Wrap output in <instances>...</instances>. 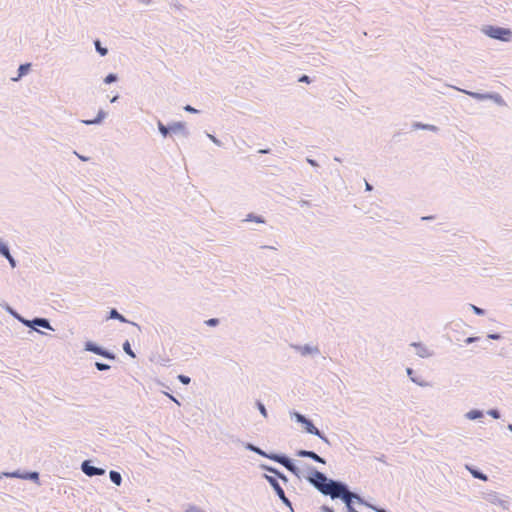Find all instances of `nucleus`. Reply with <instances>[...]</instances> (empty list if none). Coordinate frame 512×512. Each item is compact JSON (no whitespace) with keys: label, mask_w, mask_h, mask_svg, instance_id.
<instances>
[{"label":"nucleus","mask_w":512,"mask_h":512,"mask_svg":"<svg viewBox=\"0 0 512 512\" xmlns=\"http://www.w3.org/2000/svg\"><path fill=\"white\" fill-rule=\"evenodd\" d=\"M307 470L306 480L323 495L332 478L311 465L307 467Z\"/></svg>","instance_id":"1"},{"label":"nucleus","mask_w":512,"mask_h":512,"mask_svg":"<svg viewBox=\"0 0 512 512\" xmlns=\"http://www.w3.org/2000/svg\"><path fill=\"white\" fill-rule=\"evenodd\" d=\"M157 128L159 133L164 138L171 137L173 134H181L185 138L190 136V132L187 129L186 123L183 121H174L168 124H164L162 121L158 120Z\"/></svg>","instance_id":"2"},{"label":"nucleus","mask_w":512,"mask_h":512,"mask_svg":"<svg viewBox=\"0 0 512 512\" xmlns=\"http://www.w3.org/2000/svg\"><path fill=\"white\" fill-rule=\"evenodd\" d=\"M329 483L323 495L329 496L332 500L345 501L347 494L350 493V486L342 480L333 478Z\"/></svg>","instance_id":"3"},{"label":"nucleus","mask_w":512,"mask_h":512,"mask_svg":"<svg viewBox=\"0 0 512 512\" xmlns=\"http://www.w3.org/2000/svg\"><path fill=\"white\" fill-rule=\"evenodd\" d=\"M482 32L489 38L502 42H509L512 38V30L510 28L497 25H484Z\"/></svg>","instance_id":"4"},{"label":"nucleus","mask_w":512,"mask_h":512,"mask_svg":"<svg viewBox=\"0 0 512 512\" xmlns=\"http://www.w3.org/2000/svg\"><path fill=\"white\" fill-rule=\"evenodd\" d=\"M83 350L101 356L110 361H115L117 359V355L113 351L92 340H87L84 342Z\"/></svg>","instance_id":"5"},{"label":"nucleus","mask_w":512,"mask_h":512,"mask_svg":"<svg viewBox=\"0 0 512 512\" xmlns=\"http://www.w3.org/2000/svg\"><path fill=\"white\" fill-rule=\"evenodd\" d=\"M290 416L292 419H294L297 423L301 424L305 430L306 433H309L311 435L319 434V428H317L309 417L306 415L293 410L290 412Z\"/></svg>","instance_id":"6"},{"label":"nucleus","mask_w":512,"mask_h":512,"mask_svg":"<svg viewBox=\"0 0 512 512\" xmlns=\"http://www.w3.org/2000/svg\"><path fill=\"white\" fill-rule=\"evenodd\" d=\"M266 481L272 487L280 501L293 512L292 502L286 496L285 491L280 485L279 481H277L275 477H266Z\"/></svg>","instance_id":"7"},{"label":"nucleus","mask_w":512,"mask_h":512,"mask_svg":"<svg viewBox=\"0 0 512 512\" xmlns=\"http://www.w3.org/2000/svg\"><path fill=\"white\" fill-rule=\"evenodd\" d=\"M22 324L34 331L39 332V333H40V331L38 330V328H44L47 330L54 331V328L52 327L50 320L48 318H44V317H34L32 319H26V320L22 321ZM41 334H43V333L41 332Z\"/></svg>","instance_id":"8"},{"label":"nucleus","mask_w":512,"mask_h":512,"mask_svg":"<svg viewBox=\"0 0 512 512\" xmlns=\"http://www.w3.org/2000/svg\"><path fill=\"white\" fill-rule=\"evenodd\" d=\"M80 468L81 471L88 477L102 476L106 473L104 468L95 466L91 459L82 461Z\"/></svg>","instance_id":"9"},{"label":"nucleus","mask_w":512,"mask_h":512,"mask_svg":"<svg viewBox=\"0 0 512 512\" xmlns=\"http://www.w3.org/2000/svg\"><path fill=\"white\" fill-rule=\"evenodd\" d=\"M296 351L300 352L302 356L320 354V350L317 346H312L310 344L305 345H293L292 346Z\"/></svg>","instance_id":"10"},{"label":"nucleus","mask_w":512,"mask_h":512,"mask_svg":"<svg viewBox=\"0 0 512 512\" xmlns=\"http://www.w3.org/2000/svg\"><path fill=\"white\" fill-rule=\"evenodd\" d=\"M106 320H118L121 323H129V324L137 326L136 323L129 321L116 308H110V310L107 312Z\"/></svg>","instance_id":"11"},{"label":"nucleus","mask_w":512,"mask_h":512,"mask_svg":"<svg viewBox=\"0 0 512 512\" xmlns=\"http://www.w3.org/2000/svg\"><path fill=\"white\" fill-rule=\"evenodd\" d=\"M108 113L103 109H99L97 115L93 119H85L81 120V123L90 126V125H100L103 123Z\"/></svg>","instance_id":"12"},{"label":"nucleus","mask_w":512,"mask_h":512,"mask_svg":"<svg viewBox=\"0 0 512 512\" xmlns=\"http://www.w3.org/2000/svg\"><path fill=\"white\" fill-rule=\"evenodd\" d=\"M22 480H29L34 482L35 484L40 485V474L38 471L32 470H20V478Z\"/></svg>","instance_id":"13"},{"label":"nucleus","mask_w":512,"mask_h":512,"mask_svg":"<svg viewBox=\"0 0 512 512\" xmlns=\"http://www.w3.org/2000/svg\"><path fill=\"white\" fill-rule=\"evenodd\" d=\"M406 373H407V376L409 377V379L415 383L416 385L420 386V387H427V386H430V384L423 380L420 376H417L414 369L411 368V367H407L406 368Z\"/></svg>","instance_id":"14"},{"label":"nucleus","mask_w":512,"mask_h":512,"mask_svg":"<svg viewBox=\"0 0 512 512\" xmlns=\"http://www.w3.org/2000/svg\"><path fill=\"white\" fill-rule=\"evenodd\" d=\"M282 466L288 470L290 473H292L293 475H295L296 477L300 478L301 476V470L299 469V467L296 465L295 461L290 458L289 456L286 458V460L284 461V463L282 464Z\"/></svg>","instance_id":"15"},{"label":"nucleus","mask_w":512,"mask_h":512,"mask_svg":"<svg viewBox=\"0 0 512 512\" xmlns=\"http://www.w3.org/2000/svg\"><path fill=\"white\" fill-rule=\"evenodd\" d=\"M465 467L475 479H478L481 481L488 480V476L477 466L467 464Z\"/></svg>","instance_id":"16"},{"label":"nucleus","mask_w":512,"mask_h":512,"mask_svg":"<svg viewBox=\"0 0 512 512\" xmlns=\"http://www.w3.org/2000/svg\"><path fill=\"white\" fill-rule=\"evenodd\" d=\"M416 350V354L421 358H428L432 355L429 349L422 342H413L411 343Z\"/></svg>","instance_id":"17"},{"label":"nucleus","mask_w":512,"mask_h":512,"mask_svg":"<svg viewBox=\"0 0 512 512\" xmlns=\"http://www.w3.org/2000/svg\"><path fill=\"white\" fill-rule=\"evenodd\" d=\"M259 468L267 473H264L262 477L266 480V477H276L279 473V469L275 466L266 464V463H260Z\"/></svg>","instance_id":"18"},{"label":"nucleus","mask_w":512,"mask_h":512,"mask_svg":"<svg viewBox=\"0 0 512 512\" xmlns=\"http://www.w3.org/2000/svg\"><path fill=\"white\" fill-rule=\"evenodd\" d=\"M347 498H349V500H352V503L355 504H359V505H363V506H366V507H369L371 504L367 502V500L362 497L359 493L357 492H354L350 489V493L347 494Z\"/></svg>","instance_id":"19"},{"label":"nucleus","mask_w":512,"mask_h":512,"mask_svg":"<svg viewBox=\"0 0 512 512\" xmlns=\"http://www.w3.org/2000/svg\"><path fill=\"white\" fill-rule=\"evenodd\" d=\"M413 130H428L432 132H438L439 127L432 125V124H425L422 122L415 121L412 123Z\"/></svg>","instance_id":"20"},{"label":"nucleus","mask_w":512,"mask_h":512,"mask_svg":"<svg viewBox=\"0 0 512 512\" xmlns=\"http://www.w3.org/2000/svg\"><path fill=\"white\" fill-rule=\"evenodd\" d=\"M268 456H269L268 457L269 460L276 462L280 465H282L284 463V461L286 460V458L288 457V455L285 453L275 452V451H270Z\"/></svg>","instance_id":"21"},{"label":"nucleus","mask_w":512,"mask_h":512,"mask_svg":"<svg viewBox=\"0 0 512 512\" xmlns=\"http://www.w3.org/2000/svg\"><path fill=\"white\" fill-rule=\"evenodd\" d=\"M31 67V63L20 64L17 70V77L12 78V80L17 81L18 79L26 76L31 71Z\"/></svg>","instance_id":"22"},{"label":"nucleus","mask_w":512,"mask_h":512,"mask_svg":"<svg viewBox=\"0 0 512 512\" xmlns=\"http://www.w3.org/2000/svg\"><path fill=\"white\" fill-rule=\"evenodd\" d=\"M459 91L463 92L464 94L472 97L473 99H476L478 101H485V100H488V96H487V92H474V91H469V90H464V89H459Z\"/></svg>","instance_id":"23"},{"label":"nucleus","mask_w":512,"mask_h":512,"mask_svg":"<svg viewBox=\"0 0 512 512\" xmlns=\"http://www.w3.org/2000/svg\"><path fill=\"white\" fill-rule=\"evenodd\" d=\"M2 307L5 309V311L7 313H9L11 316H13L16 320H18L21 324H22V321L26 320L27 318H25L24 316H22L21 314H19L13 307H11L8 303H4V305H2Z\"/></svg>","instance_id":"24"},{"label":"nucleus","mask_w":512,"mask_h":512,"mask_svg":"<svg viewBox=\"0 0 512 512\" xmlns=\"http://www.w3.org/2000/svg\"><path fill=\"white\" fill-rule=\"evenodd\" d=\"M465 417L469 420H478L484 417V411L481 409H471L466 414Z\"/></svg>","instance_id":"25"},{"label":"nucleus","mask_w":512,"mask_h":512,"mask_svg":"<svg viewBox=\"0 0 512 512\" xmlns=\"http://www.w3.org/2000/svg\"><path fill=\"white\" fill-rule=\"evenodd\" d=\"M244 221L255 222V223H259V224L266 223V219L262 215H259V214L253 213V212L248 213L246 215V218L244 219Z\"/></svg>","instance_id":"26"},{"label":"nucleus","mask_w":512,"mask_h":512,"mask_svg":"<svg viewBox=\"0 0 512 512\" xmlns=\"http://www.w3.org/2000/svg\"><path fill=\"white\" fill-rule=\"evenodd\" d=\"M488 100H492L494 103H496L499 106L506 105L505 100L503 97L497 93V92H487Z\"/></svg>","instance_id":"27"},{"label":"nucleus","mask_w":512,"mask_h":512,"mask_svg":"<svg viewBox=\"0 0 512 512\" xmlns=\"http://www.w3.org/2000/svg\"><path fill=\"white\" fill-rule=\"evenodd\" d=\"M109 479L116 486H120L122 483V475L116 470L109 471Z\"/></svg>","instance_id":"28"},{"label":"nucleus","mask_w":512,"mask_h":512,"mask_svg":"<svg viewBox=\"0 0 512 512\" xmlns=\"http://www.w3.org/2000/svg\"><path fill=\"white\" fill-rule=\"evenodd\" d=\"M93 43H94V46H95V50H96V52H97L100 56L104 57V56H106V55L108 54V48L102 45V43H101L100 39L96 38V39L93 41Z\"/></svg>","instance_id":"29"},{"label":"nucleus","mask_w":512,"mask_h":512,"mask_svg":"<svg viewBox=\"0 0 512 512\" xmlns=\"http://www.w3.org/2000/svg\"><path fill=\"white\" fill-rule=\"evenodd\" d=\"M306 458H309V459L313 460L316 463H320V464H324V465L326 464L325 458L321 457L320 455H318L313 450H308Z\"/></svg>","instance_id":"30"},{"label":"nucleus","mask_w":512,"mask_h":512,"mask_svg":"<svg viewBox=\"0 0 512 512\" xmlns=\"http://www.w3.org/2000/svg\"><path fill=\"white\" fill-rule=\"evenodd\" d=\"M118 80H119V76H118V74H117V73H113V72H111V73H108V74L104 77L103 82H104L105 84H112V83L117 82Z\"/></svg>","instance_id":"31"},{"label":"nucleus","mask_w":512,"mask_h":512,"mask_svg":"<svg viewBox=\"0 0 512 512\" xmlns=\"http://www.w3.org/2000/svg\"><path fill=\"white\" fill-rule=\"evenodd\" d=\"M255 406L264 418L268 417V411L261 400H256Z\"/></svg>","instance_id":"32"},{"label":"nucleus","mask_w":512,"mask_h":512,"mask_svg":"<svg viewBox=\"0 0 512 512\" xmlns=\"http://www.w3.org/2000/svg\"><path fill=\"white\" fill-rule=\"evenodd\" d=\"M10 253L9 245L0 238V255L2 257L8 256Z\"/></svg>","instance_id":"33"},{"label":"nucleus","mask_w":512,"mask_h":512,"mask_svg":"<svg viewBox=\"0 0 512 512\" xmlns=\"http://www.w3.org/2000/svg\"><path fill=\"white\" fill-rule=\"evenodd\" d=\"M122 347H123L124 352L127 355H129L131 358H135L136 357L134 351L132 350V347H131V344H130L129 340H125L123 345H122Z\"/></svg>","instance_id":"34"},{"label":"nucleus","mask_w":512,"mask_h":512,"mask_svg":"<svg viewBox=\"0 0 512 512\" xmlns=\"http://www.w3.org/2000/svg\"><path fill=\"white\" fill-rule=\"evenodd\" d=\"M3 477H6V478H20V470H15V471H11V472H8V471H5V472H1L0 473V479L3 478Z\"/></svg>","instance_id":"35"},{"label":"nucleus","mask_w":512,"mask_h":512,"mask_svg":"<svg viewBox=\"0 0 512 512\" xmlns=\"http://www.w3.org/2000/svg\"><path fill=\"white\" fill-rule=\"evenodd\" d=\"M94 366L98 371H107L111 368V366L109 364L101 362V361H96L94 363Z\"/></svg>","instance_id":"36"},{"label":"nucleus","mask_w":512,"mask_h":512,"mask_svg":"<svg viewBox=\"0 0 512 512\" xmlns=\"http://www.w3.org/2000/svg\"><path fill=\"white\" fill-rule=\"evenodd\" d=\"M469 307L471 308V310L478 316H484L486 314V310L481 308V307H478L474 304H469Z\"/></svg>","instance_id":"37"},{"label":"nucleus","mask_w":512,"mask_h":512,"mask_svg":"<svg viewBox=\"0 0 512 512\" xmlns=\"http://www.w3.org/2000/svg\"><path fill=\"white\" fill-rule=\"evenodd\" d=\"M487 414L491 416L494 419H500L501 418V412L498 408H491L487 411Z\"/></svg>","instance_id":"38"},{"label":"nucleus","mask_w":512,"mask_h":512,"mask_svg":"<svg viewBox=\"0 0 512 512\" xmlns=\"http://www.w3.org/2000/svg\"><path fill=\"white\" fill-rule=\"evenodd\" d=\"M314 436H317L319 439H321L324 443H326L327 445L331 446L332 443L330 441V439L325 435V433L323 431H321L319 429V434H315Z\"/></svg>","instance_id":"39"},{"label":"nucleus","mask_w":512,"mask_h":512,"mask_svg":"<svg viewBox=\"0 0 512 512\" xmlns=\"http://www.w3.org/2000/svg\"><path fill=\"white\" fill-rule=\"evenodd\" d=\"M209 327H217L220 324L219 318H209L204 322Z\"/></svg>","instance_id":"40"},{"label":"nucleus","mask_w":512,"mask_h":512,"mask_svg":"<svg viewBox=\"0 0 512 512\" xmlns=\"http://www.w3.org/2000/svg\"><path fill=\"white\" fill-rule=\"evenodd\" d=\"M177 379L179 380L180 383H182L183 385H188L190 384L191 382V378L187 375H184V374H179L177 376Z\"/></svg>","instance_id":"41"},{"label":"nucleus","mask_w":512,"mask_h":512,"mask_svg":"<svg viewBox=\"0 0 512 512\" xmlns=\"http://www.w3.org/2000/svg\"><path fill=\"white\" fill-rule=\"evenodd\" d=\"M243 446L246 450L254 452V453L257 451V448L259 447L251 442H243Z\"/></svg>","instance_id":"42"},{"label":"nucleus","mask_w":512,"mask_h":512,"mask_svg":"<svg viewBox=\"0 0 512 512\" xmlns=\"http://www.w3.org/2000/svg\"><path fill=\"white\" fill-rule=\"evenodd\" d=\"M298 82L310 84L312 82V78L307 74H302L299 76Z\"/></svg>","instance_id":"43"},{"label":"nucleus","mask_w":512,"mask_h":512,"mask_svg":"<svg viewBox=\"0 0 512 512\" xmlns=\"http://www.w3.org/2000/svg\"><path fill=\"white\" fill-rule=\"evenodd\" d=\"M185 512H205V511L196 505L189 504L187 509L185 510Z\"/></svg>","instance_id":"44"},{"label":"nucleus","mask_w":512,"mask_h":512,"mask_svg":"<svg viewBox=\"0 0 512 512\" xmlns=\"http://www.w3.org/2000/svg\"><path fill=\"white\" fill-rule=\"evenodd\" d=\"M184 111L188 112V113H192V114H198L200 113V110L194 108L192 105L190 104H186L184 107H183Z\"/></svg>","instance_id":"45"},{"label":"nucleus","mask_w":512,"mask_h":512,"mask_svg":"<svg viewBox=\"0 0 512 512\" xmlns=\"http://www.w3.org/2000/svg\"><path fill=\"white\" fill-rule=\"evenodd\" d=\"M4 258L9 262L12 268H15L17 266L16 259L12 256L11 252L8 256H4Z\"/></svg>","instance_id":"46"},{"label":"nucleus","mask_w":512,"mask_h":512,"mask_svg":"<svg viewBox=\"0 0 512 512\" xmlns=\"http://www.w3.org/2000/svg\"><path fill=\"white\" fill-rule=\"evenodd\" d=\"M155 361H156V363H158L162 366H168L167 363L170 361V359L164 358L161 355H158Z\"/></svg>","instance_id":"47"},{"label":"nucleus","mask_w":512,"mask_h":512,"mask_svg":"<svg viewBox=\"0 0 512 512\" xmlns=\"http://www.w3.org/2000/svg\"><path fill=\"white\" fill-rule=\"evenodd\" d=\"M206 135L207 137L217 146L221 147L223 145V143L218 139L216 138L214 135L206 132Z\"/></svg>","instance_id":"48"},{"label":"nucleus","mask_w":512,"mask_h":512,"mask_svg":"<svg viewBox=\"0 0 512 512\" xmlns=\"http://www.w3.org/2000/svg\"><path fill=\"white\" fill-rule=\"evenodd\" d=\"M275 478L277 481L281 480L284 484H287L289 481L288 477L281 470Z\"/></svg>","instance_id":"49"},{"label":"nucleus","mask_w":512,"mask_h":512,"mask_svg":"<svg viewBox=\"0 0 512 512\" xmlns=\"http://www.w3.org/2000/svg\"><path fill=\"white\" fill-rule=\"evenodd\" d=\"M491 502L494 503V504H499L500 506H502L503 508L506 507V501L504 500H501L500 498H498V496L496 495H493V498L491 499Z\"/></svg>","instance_id":"50"},{"label":"nucleus","mask_w":512,"mask_h":512,"mask_svg":"<svg viewBox=\"0 0 512 512\" xmlns=\"http://www.w3.org/2000/svg\"><path fill=\"white\" fill-rule=\"evenodd\" d=\"M480 340V337L479 336H469L467 337L464 342L465 344L469 345V344H472V343H475V342H478Z\"/></svg>","instance_id":"51"},{"label":"nucleus","mask_w":512,"mask_h":512,"mask_svg":"<svg viewBox=\"0 0 512 512\" xmlns=\"http://www.w3.org/2000/svg\"><path fill=\"white\" fill-rule=\"evenodd\" d=\"M487 338L491 340H501L502 335L498 332H492L487 335Z\"/></svg>","instance_id":"52"},{"label":"nucleus","mask_w":512,"mask_h":512,"mask_svg":"<svg viewBox=\"0 0 512 512\" xmlns=\"http://www.w3.org/2000/svg\"><path fill=\"white\" fill-rule=\"evenodd\" d=\"M369 508H371L373 511L375 512H390L389 510H387L386 508H383L381 506H378V505H373L371 504L369 506Z\"/></svg>","instance_id":"53"},{"label":"nucleus","mask_w":512,"mask_h":512,"mask_svg":"<svg viewBox=\"0 0 512 512\" xmlns=\"http://www.w3.org/2000/svg\"><path fill=\"white\" fill-rule=\"evenodd\" d=\"M369 508H371L373 511L375 512H390L389 510H387L386 508H383L381 506H378V505H373L371 504L369 506Z\"/></svg>","instance_id":"54"},{"label":"nucleus","mask_w":512,"mask_h":512,"mask_svg":"<svg viewBox=\"0 0 512 512\" xmlns=\"http://www.w3.org/2000/svg\"><path fill=\"white\" fill-rule=\"evenodd\" d=\"M307 453H308V450H306V449H298L295 451V455L300 458H306Z\"/></svg>","instance_id":"55"},{"label":"nucleus","mask_w":512,"mask_h":512,"mask_svg":"<svg viewBox=\"0 0 512 512\" xmlns=\"http://www.w3.org/2000/svg\"><path fill=\"white\" fill-rule=\"evenodd\" d=\"M256 454H258L259 456L261 457H264V458H267L268 459V455H269V452L263 450L262 448L258 447L257 448V451L255 452Z\"/></svg>","instance_id":"56"},{"label":"nucleus","mask_w":512,"mask_h":512,"mask_svg":"<svg viewBox=\"0 0 512 512\" xmlns=\"http://www.w3.org/2000/svg\"><path fill=\"white\" fill-rule=\"evenodd\" d=\"M165 395L171 400L173 401L174 403H176L178 406L181 405V403L179 402V400L172 394L168 393V392H165Z\"/></svg>","instance_id":"57"},{"label":"nucleus","mask_w":512,"mask_h":512,"mask_svg":"<svg viewBox=\"0 0 512 512\" xmlns=\"http://www.w3.org/2000/svg\"><path fill=\"white\" fill-rule=\"evenodd\" d=\"M320 511L321 512H335L333 507H330V506L325 505V504L320 507Z\"/></svg>","instance_id":"58"},{"label":"nucleus","mask_w":512,"mask_h":512,"mask_svg":"<svg viewBox=\"0 0 512 512\" xmlns=\"http://www.w3.org/2000/svg\"><path fill=\"white\" fill-rule=\"evenodd\" d=\"M306 161H307V163H308L309 165H311L312 167H319L318 162H317L315 159H313V158H309V157H307V158H306Z\"/></svg>","instance_id":"59"},{"label":"nucleus","mask_w":512,"mask_h":512,"mask_svg":"<svg viewBox=\"0 0 512 512\" xmlns=\"http://www.w3.org/2000/svg\"><path fill=\"white\" fill-rule=\"evenodd\" d=\"M298 203L301 207H304V206L310 207L311 206V203L308 200H304V199H301Z\"/></svg>","instance_id":"60"},{"label":"nucleus","mask_w":512,"mask_h":512,"mask_svg":"<svg viewBox=\"0 0 512 512\" xmlns=\"http://www.w3.org/2000/svg\"><path fill=\"white\" fill-rule=\"evenodd\" d=\"M258 153L259 154H270L271 153V149L270 148L259 149Z\"/></svg>","instance_id":"61"},{"label":"nucleus","mask_w":512,"mask_h":512,"mask_svg":"<svg viewBox=\"0 0 512 512\" xmlns=\"http://www.w3.org/2000/svg\"><path fill=\"white\" fill-rule=\"evenodd\" d=\"M435 219V216L434 215H429V216H423L421 217V220L422 221H430V220H433Z\"/></svg>","instance_id":"62"},{"label":"nucleus","mask_w":512,"mask_h":512,"mask_svg":"<svg viewBox=\"0 0 512 512\" xmlns=\"http://www.w3.org/2000/svg\"><path fill=\"white\" fill-rule=\"evenodd\" d=\"M75 154L78 156V158H79L81 161L87 162V161H89V159H90L89 157H87V156H83V155H80V154H78V153H76V152H75Z\"/></svg>","instance_id":"63"},{"label":"nucleus","mask_w":512,"mask_h":512,"mask_svg":"<svg viewBox=\"0 0 512 512\" xmlns=\"http://www.w3.org/2000/svg\"><path fill=\"white\" fill-rule=\"evenodd\" d=\"M365 190L366 191H372L373 190V185L366 181L365 182Z\"/></svg>","instance_id":"64"}]
</instances>
